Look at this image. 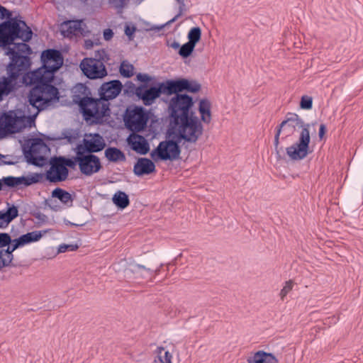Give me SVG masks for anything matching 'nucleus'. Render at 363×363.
I'll return each instance as SVG.
<instances>
[{"label":"nucleus","mask_w":363,"mask_h":363,"mask_svg":"<svg viewBox=\"0 0 363 363\" xmlns=\"http://www.w3.org/2000/svg\"><path fill=\"white\" fill-rule=\"evenodd\" d=\"M42 66L38 69L25 74L23 83L34 85L28 94L30 104L38 109L43 110L51 105L53 101L58 100V89L51 84L55 72L63 64V57L59 50L48 49L41 54Z\"/></svg>","instance_id":"1"},{"label":"nucleus","mask_w":363,"mask_h":363,"mask_svg":"<svg viewBox=\"0 0 363 363\" xmlns=\"http://www.w3.org/2000/svg\"><path fill=\"white\" fill-rule=\"evenodd\" d=\"M122 88V83L119 80L104 82L98 89L100 97L95 99L89 96L91 92L86 85L78 84L74 86V97L86 119L99 121L110 115L108 101L116 98Z\"/></svg>","instance_id":"2"},{"label":"nucleus","mask_w":363,"mask_h":363,"mask_svg":"<svg viewBox=\"0 0 363 363\" xmlns=\"http://www.w3.org/2000/svg\"><path fill=\"white\" fill-rule=\"evenodd\" d=\"M315 123H305L296 113H288L286 118L283 121L280 125L277 128L276 134L274 135V147L279 157V137L282 130L286 131L288 137L292 134L296 128H301L299 133L298 140L292 145L286 147V151L287 155L291 160H301L306 158L309 154V144L311 142V133L313 130L315 132L314 128Z\"/></svg>","instance_id":"3"},{"label":"nucleus","mask_w":363,"mask_h":363,"mask_svg":"<svg viewBox=\"0 0 363 363\" xmlns=\"http://www.w3.org/2000/svg\"><path fill=\"white\" fill-rule=\"evenodd\" d=\"M169 123L179 140L196 143L203 134V125L194 113L177 120L171 121Z\"/></svg>","instance_id":"4"},{"label":"nucleus","mask_w":363,"mask_h":363,"mask_svg":"<svg viewBox=\"0 0 363 363\" xmlns=\"http://www.w3.org/2000/svg\"><path fill=\"white\" fill-rule=\"evenodd\" d=\"M32 35L31 29L23 21L11 19L0 24V46L10 45L16 38L28 42Z\"/></svg>","instance_id":"5"},{"label":"nucleus","mask_w":363,"mask_h":363,"mask_svg":"<svg viewBox=\"0 0 363 363\" xmlns=\"http://www.w3.org/2000/svg\"><path fill=\"white\" fill-rule=\"evenodd\" d=\"M28 59L26 57H14L13 62L7 67V77L0 78V100L3 96L9 95L17 85L19 77L25 72Z\"/></svg>","instance_id":"6"},{"label":"nucleus","mask_w":363,"mask_h":363,"mask_svg":"<svg viewBox=\"0 0 363 363\" xmlns=\"http://www.w3.org/2000/svg\"><path fill=\"white\" fill-rule=\"evenodd\" d=\"M41 237V232L36 230L28 233L16 239L12 240L11 243L6 246V249L0 250V259L1 261V265L4 267L9 266L13 259V252L16 249L30 242H36L39 240Z\"/></svg>","instance_id":"7"},{"label":"nucleus","mask_w":363,"mask_h":363,"mask_svg":"<svg viewBox=\"0 0 363 363\" xmlns=\"http://www.w3.org/2000/svg\"><path fill=\"white\" fill-rule=\"evenodd\" d=\"M193 105L192 97L187 94H177L172 96L168 105L169 123L171 121L193 113L194 112L191 111Z\"/></svg>","instance_id":"8"},{"label":"nucleus","mask_w":363,"mask_h":363,"mask_svg":"<svg viewBox=\"0 0 363 363\" xmlns=\"http://www.w3.org/2000/svg\"><path fill=\"white\" fill-rule=\"evenodd\" d=\"M148 116L144 108L135 106L133 108H127L124 116V122L128 129L133 132L143 130L147 125Z\"/></svg>","instance_id":"9"},{"label":"nucleus","mask_w":363,"mask_h":363,"mask_svg":"<svg viewBox=\"0 0 363 363\" xmlns=\"http://www.w3.org/2000/svg\"><path fill=\"white\" fill-rule=\"evenodd\" d=\"M48 150L46 144L40 138H35L31 142L28 150L24 154L27 161L35 166L43 165L45 161V154Z\"/></svg>","instance_id":"10"},{"label":"nucleus","mask_w":363,"mask_h":363,"mask_svg":"<svg viewBox=\"0 0 363 363\" xmlns=\"http://www.w3.org/2000/svg\"><path fill=\"white\" fill-rule=\"evenodd\" d=\"M105 147L106 142L100 134L89 133L86 134L82 143L77 144L75 152L93 154L101 151Z\"/></svg>","instance_id":"11"},{"label":"nucleus","mask_w":363,"mask_h":363,"mask_svg":"<svg viewBox=\"0 0 363 363\" xmlns=\"http://www.w3.org/2000/svg\"><path fill=\"white\" fill-rule=\"evenodd\" d=\"M77 153L79 169L82 174L91 176L101 169V164L98 156L94 154H86L81 152Z\"/></svg>","instance_id":"12"},{"label":"nucleus","mask_w":363,"mask_h":363,"mask_svg":"<svg viewBox=\"0 0 363 363\" xmlns=\"http://www.w3.org/2000/svg\"><path fill=\"white\" fill-rule=\"evenodd\" d=\"M180 147L177 142L164 140L160 143L156 149L151 152V157L155 160V156L162 160H174L179 157Z\"/></svg>","instance_id":"13"},{"label":"nucleus","mask_w":363,"mask_h":363,"mask_svg":"<svg viewBox=\"0 0 363 363\" xmlns=\"http://www.w3.org/2000/svg\"><path fill=\"white\" fill-rule=\"evenodd\" d=\"M80 68L84 75L89 79H101L107 75V70L102 62L93 58H84Z\"/></svg>","instance_id":"14"},{"label":"nucleus","mask_w":363,"mask_h":363,"mask_svg":"<svg viewBox=\"0 0 363 363\" xmlns=\"http://www.w3.org/2000/svg\"><path fill=\"white\" fill-rule=\"evenodd\" d=\"M69 174V170L65 167L58 157H55L50 161V169L46 172V179L53 183L65 181Z\"/></svg>","instance_id":"15"},{"label":"nucleus","mask_w":363,"mask_h":363,"mask_svg":"<svg viewBox=\"0 0 363 363\" xmlns=\"http://www.w3.org/2000/svg\"><path fill=\"white\" fill-rule=\"evenodd\" d=\"M41 179L42 175L38 173L30 177H15L13 176H9L4 177L2 179H0V191L3 189L4 185L11 188L16 187L21 185L28 186L33 184L39 182Z\"/></svg>","instance_id":"16"},{"label":"nucleus","mask_w":363,"mask_h":363,"mask_svg":"<svg viewBox=\"0 0 363 363\" xmlns=\"http://www.w3.org/2000/svg\"><path fill=\"white\" fill-rule=\"evenodd\" d=\"M161 94H162L161 83L158 87L152 86L148 88L147 85H140L135 89L136 96L143 101L145 106L152 105Z\"/></svg>","instance_id":"17"},{"label":"nucleus","mask_w":363,"mask_h":363,"mask_svg":"<svg viewBox=\"0 0 363 363\" xmlns=\"http://www.w3.org/2000/svg\"><path fill=\"white\" fill-rule=\"evenodd\" d=\"M22 120L12 113H4L0 117V132L18 133L22 130Z\"/></svg>","instance_id":"18"},{"label":"nucleus","mask_w":363,"mask_h":363,"mask_svg":"<svg viewBox=\"0 0 363 363\" xmlns=\"http://www.w3.org/2000/svg\"><path fill=\"white\" fill-rule=\"evenodd\" d=\"M82 20L64 21L60 26V31L64 37L72 38L82 34Z\"/></svg>","instance_id":"19"},{"label":"nucleus","mask_w":363,"mask_h":363,"mask_svg":"<svg viewBox=\"0 0 363 363\" xmlns=\"http://www.w3.org/2000/svg\"><path fill=\"white\" fill-rule=\"evenodd\" d=\"M188 79H180L177 80H167L161 83L162 94L166 95H172L174 94H180L179 92L185 91L187 88Z\"/></svg>","instance_id":"20"},{"label":"nucleus","mask_w":363,"mask_h":363,"mask_svg":"<svg viewBox=\"0 0 363 363\" xmlns=\"http://www.w3.org/2000/svg\"><path fill=\"white\" fill-rule=\"evenodd\" d=\"M13 43V41L12 42ZM13 44V43H11ZM6 55H11V61L13 62V58L14 57H26L28 59V62L26 63L25 71L27 70L28 67L30 66V58L28 56H23L21 54H27L30 55L32 53L31 48L28 45L25 43H13V47H9L7 48V51L6 52Z\"/></svg>","instance_id":"21"},{"label":"nucleus","mask_w":363,"mask_h":363,"mask_svg":"<svg viewBox=\"0 0 363 363\" xmlns=\"http://www.w3.org/2000/svg\"><path fill=\"white\" fill-rule=\"evenodd\" d=\"M128 142L130 145L132 149L140 155H145L150 150V146L146 139L138 134H131Z\"/></svg>","instance_id":"22"},{"label":"nucleus","mask_w":363,"mask_h":363,"mask_svg":"<svg viewBox=\"0 0 363 363\" xmlns=\"http://www.w3.org/2000/svg\"><path fill=\"white\" fill-rule=\"evenodd\" d=\"M155 171L154 162L147 158H139L133 167L134 174L137 176L149 174Z\"/></svg>","instance_id":"23"},{"label":"nucleus","mask_w":363,"mask_h":363,"mask_svg":"<svg viewBox=\"0 0 363 363\" xmlns=\"http://www.w3.org/2000/svg\"><path fill=\"white\" fill-rule=\"evenodd\" d=\"M199 111L201 119L205 123H210L211 121V102L206 99H201L199 102Z\"/></svg>","instance_id":"24"},{"label":"nucleus","mask_w":363,"mask_h":363,"mask_svg":"<svg viewBox=\"0 0 363 363\" xmlns=\"http://www.w3.org/2000/svg\"><path fill=\"white\" fill-rule=\"evenodd\" d=\"M105 157L110 162H117L125 160V154L117 147H110L105 150Z\"/></svg>","instance_id":"25"},{"label":"nucleus","mask_w":363,"mask_h":363,"mask_svg":"<svg viewBox=\"0 0 363 363\" xmlns=\"http://www.w3.org/2000/svg\"><path fill=\"white\" fill-rule=\"evenodd\" d=\"M52 196L58 199L62 203L67 206H71L73 202L72 195L67 191L56 188L52 192Z\"/></svg>","instance_id":"26"},{"label":"nucleus","mask_w":363,"mask_h":363,"mask_svg":"<svg viewBox=\"0 0 363 363\" xmlns=\"http://www.w3.org/2000/svg\"><path fill=\"white\" fill-rule=\"evenodd\" d=\"M112 200L116 206L122 209L126 208L130 203L128 195L121 191H117L113 195Z\"/></svg>","instance_id":"27"},{"label":"nucleus","mask_w":363,"mask_h":363,"mask_svg":"<svg viewBox=\"0 0 363 363\" xmlns=\"http://www.w3.org/2000/svg\"><path fill=\"white\" fill-rule=\"evenodd\" d=\"M130 270L133 274L143 278L151 277L153 273V271L150 268L138 264L132 265Z\"/></svg>","instance_id":"28"},{"label":"nucleus","mask_w":363,"mask_h":363,"mask_svg":"<svg viewBox=\"0 0 363 363\" xmlns=\"http://www.w3.org/2000/svg\"><path fill=\"white\" fill-rule=\"evenodd\" d=\"M201 37V30L199 27H194L190 29L187 38L189 43L196 45Z\"/></svg>","instance_id":"29"},{"label":"nucleus","mask_w":363,"mask_h":363,"mask_svg":"<svg viewBox=\"0 0 363 363\" xmlns=\"http://www.w3.org/2000/svg\"><path fill=\"white\" fill-rule=\"evenodd\" d=\"M157 358L160 363H172V355L164 347H158Z\"/></svg>","instance_id":"30"},{"label":"nucleus","mask_w":363,"mask_h":363,"mask_svg":"<svg viewBox=\"0 0 363 363\" xmlns=\"http://www.w3.org/2000/svg\"><path fill=\"white\" fill-rule=\"evenodd\" d=\"M134 67L126 61H123L120 66V73L125 77H130L133 75Z\"/></svg>","instance_id":"31"},{"label":"nucleus","mask_w":363,"mask_h":363,"mask_svg":"<svg viewBox=\"0 0 363 363\" xmlns=\"http://www.w3.org/2000/svg\"><path fill=\"white\" fill-rule=\"evenodd\" d=\"M195 46L189 42L184 43L179 49V55L184 58L189 57L193 52Z\"/></svg>","instance_id":"32"},{"label":"nucleus","mask_w":363,"mask_h":363,"mask_svg":"<svg viewBox=\"0 0 363 363\" xmlns=\"http://www.w3.org/2000/svg\"><path fill=\"white\" fill-rule=\"evenodd\" d=\"M262 363H278L277 358L271 353L262 350L258 351Z\"/></svg>","instance_id":"33"},{"label":"nucleus","mask_w":363,"mask_h":363,"mask_svg":"<svg viewBox=\"0 0 363 363\" xmlns=\"http://www.w3.org/2000/svg\"><path fill=\"white\" fill-rule=\"evenodd\" d=\"M294 287V281L289 280L285 282V284L279 293L280 298L284 300L286 295L292 290Z\"/></svg>","instance_id":"34"},{"label":"nucleus","mask_w":363,"mask_h":363,"mask_svg":"<svg viewBox=\"0 0 363 363\" xmlns=\"http://www.w3.org/2000/svg\"><path fill=\"white\" fill-rule=\"evenodd\" d=\"M62 165L67 168V167L70 168H74L76 164H78V161L77 160V155L73 159L65 158L63 157H58Z\"/></svg>","instance_id":"35"},{"label":"nucleus","mask_w":363,"mask_h":363,"mask_svg":"<svg viewBox=\"0 0 363 363\" xmlns=\"http://www.w3.org/2000/svg\"><path fill=\"white\" fill-rule=\"evenodd\" d=\"M94 56V60L102 62L104 65L105 62H107L109 60V57L105 50H100L96 51Z\"/></svg>","instance_id":"36"},{"label":"nucleus","mask_w":363,"mask_h":363,"mask_svg":"<svg viewBox=\"0 0 363 363\" xmlns=\"http://www.w3.org/2000/svg\"><path fill=\"white\" fill-rule=\"evenodd\" d=\"M301 108L303 109H311L313 106V99L311 97L308 96H303L301 98L300 103Z\"/></svg>","instance_id":"37"},{"label":"nucleus","mask_w":363,"mask_h":363,"mask_svg":"<svg viewBox=\"0 0 363 363\" xmlns=\"http://www.w3.org/2000/svg\"><path fill=\"white\" fill-rule=\"evenodd\" d=\"M11 221L12 220L6 211L4 213L0 211V228H6Z\"/></svg>","instance_id":"38"},{"label":"nucleus","mask_w":363,"mask_h":363,"mask_svg":"<svg viewBox=\"0 0 363 363\" xmlns=\"http://www.w3.org/2000/svg\"><path fill=\"white\" fill-rule=\"evenodd\" d=\"M11 242H12V239L8 233H0V248L6 247L9 244H11Z\"/></svg>","instance_id":"39"},{"label":"nucleus","mask_w":363,"mask_h":363,"mask_svg":"<svg viewBox=\"0 0 363 363\" xmlns=\"http://www.w3.org/2000/svg\"><path fill=\"white\" fill-rule=\"evenodd\" d=\"M78 248L77 245H67V244H62L60 245L58 247L57 252L58 253H62L65 252L67 251H74Z\"/></svg>","instance_id":"40"},{"label":"nucleus","mask_w":363,"mask_h":363,"mask_svg":"<svg viewBox=\"0 0 363 363\" xmlns=\"http://www.w3.org/2000/svg\"><path fill=\"white\" fill-rule=\"evenodd\" d=\"M187 84H188L187 88L185 89V90L187 91L196 93V92L199 91L201 89V85L196 82H189L188 80Z\"/></svg>","instance_id":"41"},{"label":"nucleus","mask_w":363,"mask_h":363,"mask_svg":"<svg viewBox=\"0 0 363 363\" xmlns=\"http://www.w3.org/2000/svg\"><path fill=\"white\" fill-rule=\"evenodd\" d=\"M6 213L9 214V216H10V218H11L12 220L13 219H15L16 218H17L18 216V208L16 206H15L14 205H12L11 206H9L6 210Z\"/></svg>","instance_id":"42"},{"label":"nucleus","mask_w":363,"mask_h":363,"mask_svg":"<svg viewBox=\"0 0 363 363\" xmlns=\"http://www.w3.org/2000/svg\"><path fill=\"white\" fill-rule=\"evenodd\" d=\"M126 0H108V3L116 9H123Z\"/></svg>","instance_id":"43"},{"label":"nucleus","mask_w":363,"mask_h":363,"mask_svg":"<svg viewBox=\"0 0 363 363\" xmlns=\"http://www.w3.org/2000/svg\"><path fill=\"white\" fill-rule=\"evenodd\" d=\"M185 11V4L184 3H182L181 4H179V13L172 18L171 19L170 21H169L167 24H171L173 22H174L179 16H181L183 13V12Z\"/></svg>","instance_id":"44"},{"label":"nucleus","mask_w":363,"mask_h":363,"mask_svg":"<svg viewBox=\"0 0 363 363\" xmlns=\"http://www.w3.org/2000/svg\"><path fill=\"white\" fill-rule=\"evenodd\" d=\"M11 12L8 9H6L5 7L0 5V16H1V18H9V21H10L12 19V18H11ZM16 19L18 20L17 18H16Z\"/></svg>","instance_id":"45"},{"label":"nucleus","mask_w":363,"mask_h":363,"mask_svg":"<svg viewBox=\"0 0 363 363\" xmlns=\"http://www.w3.org/2000/svg\"><path fill=\"white\" fill-rule=\"evenodd\" d=\"M136 30V28L135 26H126L125 27V33L128 37L130 40H132L133 38L134 33Z\"/></svg>","instance_id":"46"},{"label":"nucleus","mask_w":363,"mask_h":363,"mask_svg":"<svg viewBox=\"0 0 363 363\" xmlns=\"http://www.w3.org/2000/svg\"><path fill=\"white\" fill-rule=\"evenodd\" d=\"M247 362V363H262L258 352H255L252 356L249 357Z\"/></svg>","instance_id":"47"},{"label":"nucleus","mask_w":363,"mask_h":363,"mask_svg":"<svg viewBox=\"0 0 363 363\" xmlns=\"http://www.w3.org/2000/svg\"><path fill=\"white\" fill-rule=\"evenodd\" d=\"M113 36V32L111 29L107 28L104 30V38L106 40H110Z\"/></svg>","instance_id":"48"},{"label":"nucleus","mask_w":363,"mask_h":363,"mask_svg":"<svg viewBox=\"0 0 363 363\" xmlns=\"http://www.w3.org/2000/svg\"><path fill=\"white\" fill-rule=\"evenodd\" d=\"M137 79L142 82H147L150 80V77L145 74H138L137 75Z\"/></svg>","instance_id":"49"},{"label":"nucleus","mask_w":363,"mask_h":363,"mask_svg":"<svg viewBox=\"0 0 363 363\" xmlns=\"http://www.w3.org/2000/svg\"><path fill=\"white\" fill-rule=\"evenodd\" d=\"M326 126L325 124L322 123L320 125V127H319V131H318V136L320 138V139H323V136L325 135V133H326Z\"/></svg>","instance_id":"50"},{"label":"nucleus","mask_w":363,"mask_h":363,"mask_svg":"<svg viewBox=\"0 0 363 363\" xmlns=\"http://www.w3.org/2000/svg\"><path fill=\"white\" fill-rule=\"evenodd\" d=\"M171 47L173 48V49H178L179 48L180 49V45L178 42L177 41H174L173 42L172 44H171Z\"/></svg>","instance_id":"51"},{"label":"nucleus","mask_w":363,"mask_h":363,"mask_svg":"<svg viewBox=\"0 0 363 363\" xmlns=\"http://www.w3.org/2000/svg\"><path fill=\"white\" fill-rule=\"evenodd\" d=\"M177 2L179 4H181L182 3H184V0H176Z\"/></svg>","instance_id":"52"}]
</instances>
